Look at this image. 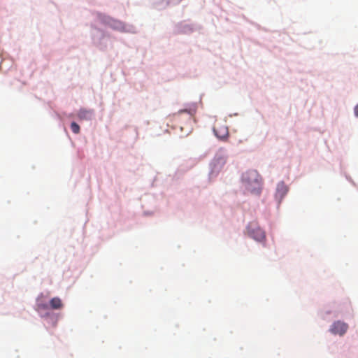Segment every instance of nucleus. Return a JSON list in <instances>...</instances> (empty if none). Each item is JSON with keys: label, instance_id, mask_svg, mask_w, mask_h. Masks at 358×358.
Wrapping results in <instances>:
<instances>
[{"label": "nucleus", "instance_id": "1", "mask_svg": "<svg viewBox=\"0 0 358 358\" xmlns=\"http://www.w3.org/2000/svg\"><path fill=\"white\" fill-rule=\"evenodd\" d=\"M242 180L248 191L259 194L262 190V178L257 171H246L242 176Z\"/></svg>", "mask_w": 358, "mask_h": 358}, {"label": "nucleus", "instance_id": "2", "mask_svg": "<svg viewBox=\"0 0 358 358\" xmlns=\"http://www.w3.org/2000/svg\"><path fill=\"white\" fill-rule=\"evenodd\" d=\"M247 232L249 236L257 241H263L266 238L265 232L255 222H252L248 224Z\"/></svg>", "mask_w": 358, "mask_h": 358}, {"label": "nucleus", "instance_id": "3", "mask_svg": "<svg viewBox=\"0 0 358 358\" xmlns=\"http://www.w3.org/2000/svg\"><path fill=\"white\" fill-rule=\"evenodd\" d=\"M348 329V324L341 321H336L332 324L330 328V331L333 334H338L340 336H343L345 334Z\"/></svg>", "mask_w": 358, "mask_h": 358}, {"label": "nucleus", "instance_id": "4", "mask_svg": "<svg viewBox=\"0 0 358 358\" xmlns=\"http://www.w3.org/2000/svg\"><path fill=\"white\" fill-rule=\"evenodd\" d=\"M215 136L222 140L225 139L229 135L228 127L222 123H217L213 128Z\"/></svg>", "mask_w": 358, "mask_h": 358}, {"label": "nucleus", "instance_id": "5", "mask_svg": "<svg viewBox=\"0 0 358 358\" xmlns=\"http://www.w3.org/2000/svg\"><path fill=\"white\" fill-rule=\"evenodd\" d=\"M287 192V186L283 182H279L277 185L275 197L280 201L286 195Z\"/></svg>", "mask_w": 358, "mask_h": 358}, {"label": "nucleus", "instance_id": "6", "mask_svg": "<svg viewBox=\"0 0 358 358\" xmlns=\"http://www.w3.org/2000/svg\"><path fill=\"white\" fill-rule=\"evenodd\" d=\"M226 163V157L224 156L216 157L213 160V169L217 171L220 169Z\"/></svg>", "mask_w": 358, "mask_h": 358}, {"label": "nucleus", "instance_id": "7", "mask_svg": "<svg viewBox=\"0 0 358 358\" xmlns=\"http://www.w3.org/2000/svg\"><path fill=\"white\" fill-rule=\"evenodd\" d=\"M50 306L54 310L61 309L63 308V303L59 297H54L50 301Z\"/></svg>", "mask_w": 358, "mask_h": 358}, {"label": "nucleus", "instance_id": "8", "mask_svg": "<svg viewBox=\"0 0 358 358\" xmlns=\"http://www.w3.org/2000/svg\"><path fill=\"white\" fill-rule=\"evenodd\" d=\"M92 111L85 109H80L78 113V117L80 120H90L92 117Z\"/></svg>", "mask_w": 358, "mask_h": 358}, {"label": "nucleus", "instance_id": "9", "mask_svg": "<svg viewBox=\"0 0 358 358\" xmlns=\"http://www.w3.org/2000/svg\"><path fill=\"white\" fill-rule=\"evenodd\" d=\"M49 306L47 303H42L39 299L37 301L36 304V310L40 311L42 310H48Z\"/></svg>", "mask_w": 358, "mask_h": 358}, {"label": "nucleus", "instance_id": "10", "mask_svg": "<svg viewBox=\"0 0 358 358\" xmlns=\"http://www.w3.org/2000/svg\"><path fill=\"white\" fill-rule=\"evenodd\" d=\"M71 131L74 133V134H78L80 132V127L79 125L73 122L71 124Z\"/></svg>", "mask_w": 358, "mask_h": 358}, {"label": "nucleus", "instance_id": "11", "mask_svg": "<svg viewBox=\"0 0 358 358\" xmlns=\"http://www.w3.org/2000/svg\"><path fill=\"white\" fill-rule=\"evenodd\" d=\"M117 24V25L115 26V29H123L124 26L122 24V22H115Z\"/></svg>", "mask_w": 358, "mask_h": 358}, {"label": "nucleus", "instance_id": "12", "mask_svg": "<svg viewBox=\"0 0 358 358\" xmlns=\"http://www.w3.org/2000/svg\"><path fill=\"white\" fill-rule=\"evenodd\" d=\"M188 113V115H189V117H192V114H191V113H190V112H189L187 110H180V111L178 112V113H179V114H181V113Z\"/></svg>", "mask_w": 358, "mask_h": 358}, {"label": "nucleus", "instance_id": "13", "mask_svg": "<svg viewBox=\"0 0 358 358\" xmlns=\"http://www.w3.org/2000/svg\"><path fill=\"white\" fill-rule=\"evenodd\" d=\"M355 114L357 117H358V104L355 108Z\"/></svg>", "mask_w": 358, "mask_h": 358}]
</instances>
